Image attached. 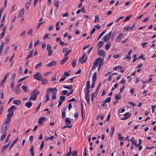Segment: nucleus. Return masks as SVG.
I'll use <instances>...</instances> for the list:
<instances>
[{"mask_svg": "<svg viewBox=\"0 0 156 156\" xmlns=\"http://www.w3.org/2000/svg\"><path fill=\"white\" fill-rule=\"evenodd\" d=\"M40 92L37 89H34L30 94V100H32L33 101L36 99L37 95L39 94Z\"/></svg>", "mask_w": 156, "mask_h": 156, "instance_id": "1", "label": "nucleus"}, {"mask_svg": "<svg viewBox=\"0 0 156 156\" xmlns=\"http://www.w3.org/2000/svg\"><path fill=\"white\" fill-rule=\"evenodd\" d=\"M33 77L34 78L38 81H41V79H43V76L41 74L37 72L36 74L34 75Z\"/></svg>", "mask_w": 156, "mask_h": 156, "instance_id": "2", "label": "nucleus"}, {"mask_svg": "<svg viewBox=\"0 0 156 156\" xmlns=\"http://www.w3.org/2000/svg\"><path fill=\"white\" fill-rule=\"evenodd\" d=\"M51 47L50 44H48L47 45V50L48 52V56H50L53 51V50L51 49Z\"/></svg>", "mask_w": 156, "mask_h": 156, "instance_id": "3", "label": "nucleus"}, {"mask_svg": "<svg viewBox=\"0 0 156 156\" xmlns=\"http://www.w3.org/2000/svg\"><path fill=\"white\" fill-rule=\"evenodd\" d=\"M98 55L101 57H105V51L102 50H100L97 53Z\"/></svg>", "mask_w": 156, "mask_h": 156, "instance_id": "4", "label": "nucleus"}, {"mask_svg": "<svg viewBox=\"0 0 156 156\" xmlns=\"http://www.w3.org/2000/svg\"><path fill=\"white\" fill-rule=\"evenodd\" d=\"M112 34V32H110L108 34L104 37V40L105 42H107L111 36Z\"/></svg>", "mask_w": 156, "mask_h": 156, "instance_id": "5", "label": "nucleus"}, {"mask_svg": "<svg viewBox=\"0 0 156 156\" xmlns=\"http://www.w3.org/2000/svg\"><path fill=\"white\" fill-rule=\"evenodd\" d=\"M56 64V62L55 61H53L51 62L50 63L47 64L45 65V66L48 67H51L52 66Z\"/></svg>", "mask_w": 156, "mask_h": 156, "instance_id": "6", "label": "nucleus"}, {"mask_svg": "<svg viewBox=\"0 0 156 156\" xmlns=\"http://www.w3.org/2000/svg\"><path fill=\"white\" fill-rule=\"evenodd\" d=\"M123 36V34L121 33H120L116 38V41L117 42H120L121 40V38Z\"/></svg>", "mask_w": 156, "mask_h": 156, "instance_id": "7", "label": "nucleus"}, {"mask_svg": "<svg viewBox=\"0 0 156 156\" xmlns=\"http://www.w3.org/2000/svg\"><path fill=\"white\" fill-rule=\"evenodd\" d=\"M85 53H84L83 56L79 60L81 64H83L84 63L86 62L87 60V58H86L82 60L85 57Z\"/></svg>", "mask_w": 156, "mask_h": 156, "instance_id": "8", "label": "nucleus"}, {"mask_svg": "<svg viewBox=\"0 0 156 156\" xmlns=\"http://www.w3.org/2000/svg\"><path fill=\"white\" fill-rule=\"evenodd\" d=\"M8 75L9 73H7L4 76L3 79L1 81L0 85V86H1V85L4 83L7 78Z\"/></svg>", "mask_w": 156, "mask_h": 156, "instance_id": "9", "label": "nucleus"}, {"mask_svg": "<svg viewBox=\"0 0 156 156\" xmlns=\"http://www.w3.org/2000/svg\"><path fill=\"white\" fill-rule=\"evenodd\" d=\"M46 119L45 117H41L38 120V123L39 124L42 123Z\"/></svg>", "mask_w": 156, "mask_h": 156, "instance_id": "10", "label": "nucleus"}, {"mask_svg": "<svg viewBox=\"0 0 156 156\" xmlns=\"http://www.w3.org/2000/svg\"><path fill=\"white\" fill-rule=\"evenodd\" d=\"M101 57L98 58L97 59H96L93 63L94 65H96V66H97L98 65V62L101 60Z\"/></svg>", "mask_w": 156, "mask_h": 156, "instance_id": "11", "label": "nucleus"}, {"mask_svg": "<svg viewBox=\"0 0 156 156\" xmlns=\"http://www.w3.org/2000/svg\"><path fill=\"white\" fill-rule=\"evenodd\" d=\"M16 109V107L14 105H12V106L8 110V112L12 111L13 112V111L15 110Z\"/></svg>", "mask_w": 156, "mask_h": 156, "instance_id": "12", "label": "nucleus"}, {"mask_svg": "<svg viewBox=\"0 0 156 156\" xmlns=\"http://www.w3.org/2000/svg\"><path fill=\"white\" fill-rule=\"evenodd\" d=\"M21 103V101L19 100H14L13 102V104L16 105H19Z\"/></svg>", "mask_w": 156, "mask_h": 156, "instance_id": "13", "label": "nucleus"}, {"mask_svg": "<svg viewBox=\"0 0 156 156\" xmlns=\"http://www.w3.org/2000/svg\"><path fill=\"white\" fill-rule=\"evenodd\" d=\"M57 90L56 88H50L48 89L47 90V93H48L49 92H52V91L55 92V93L57 91Z\"/></svg>", "mask_w": 156, "mask_h": 156, "instance_id": "14", "label": "nucleus"}, {"mask_svg": "<svg viewBox=\"0 0 156 156\" xmlns=\"http://www.w3.org/2000/svg\"><path fill=\"white\" fill-rule=\"evenodd\" d=\"M97 73L96 72H95L94 74L92 77V82H95L97 79Z\"/></svg>", "mask_w": 156, "mask_h": 156, "instance_id": "15", "label": "nucleus"}, {"mask_svg": "<svg viewBox=\"0 0 156 156\" xmlns=\"http://www.w3.org/2000/svg\"><path fill=\"white\" fill-rule=\"evenodd\" d=\"M24 9H22L19 13V14L18 16L19 17H21V16L23 15V14H24Z\"/></svg>", "mask_w": 156, "mask_h": 156, "instance_id": "16", "label": "nucleus"}, {"mask_svg": "<svg viewBox=\"0 0 156 156\" xmlns=\"http://www.w3.org/2000/svg\"><path fill=\"white\" fill-rule=\"evenodd\" d=\"M66 124V125L69 124L71 123L70 118H66L65 119Z\"/></svg>", "mask_w": 156, "mask_h": 156, "instance_id": "17", "label": "nucleus"}, {"mask_svg": "<svg viewBox=\"0 0 156 156\" xmlns=\"http://www.w3.org/2000/svg\"><path fill=\"white\" fill-rule=\"evenodd\" d=\"M32 105V103L30 101L27 102L25 103V106L28 108H30Z\"/></svg>", "mask_w": 156, "mask_h": 156, "instance_id": "18", "label": "nucleus"}, {"mask_svg": "<svg viewBox=\"0 0 156 156\" xmlns=\"http://www.w3.org/2000/svg\"><path fill=\"white\" fill-rule=\"evenodd\" d=\"M9 126L7 125V124H5L3 123L2 127V129H5L7 131V128L9 127Z\"/></svg>", "mask_w": 156, "mask_h": 156, "instance_id": "19", "label": "nucleus"}, {"mask_svg": "<svg viewBox=\"0 0 156 156\" xmlns=\"http://www.w3.org/2000/svg\"><path fill=\"white\" fill-rule=\"evenodd\" d=\"M54 4L56 6L57 8L59 7V1L58 0H55L54 2Z\"/></svg>", "mask_w": 156, "mask_h": 156, "instance_id": "20", "label": "nucleus"}, {"mask_svg": "<svg viewBox=\"0 0 156 156\" xmlns=\"http://www.w3.org/2000/svg\"><path fill=\"white\" fill-rule=\"evenodd\" d=\"M10 119L7 118L4 120L3 124H7V125L9 126V122L10 121Z\"/></svg>", "mask_w": 156, "mask_h": 156, "instance_id": "21", "label": "nucleus"}, {"mask_svg": "<svg viewBox=\"0 0 156 156\" xmlns=\"http://www.w3.org/2000/svg\"><path fill=\"white\" fill-rule=\"evenodd\" d=\"M9 112L7 115V118L9 119L13 115V112L12 111Z\"/></svg>", "mask_w": 156, "mask_h": 156, "instance_id": "22", "label": "nucleus"}, {"mask_svg": "<svg viewBox=\"0 0 156 156\" xmlns=\"http://www.w3.org/2000/svg\"><path fill=\"white\" fill-rule=\"evenodd\" d=\"M121 95L119 94H116L115 97V99L116 100H119L121 99Z\"/></svg>", "mask_w": 156, "mask_h": 156, "instance_id": "23", "label": "nucleus"}, {"mask_svg": "<svg viewBox=\"0 0 156 156\" xmlns=\"http://www.w3.org/2000/svg\"><path fill=\"white\" fill-rule=\"evenodd\" d=\"M69 58L68 57H65V58H64L62 60L61 62V65H62V64H64L65 62H66L67 61V59H68Z\"/></svg>", "mask_w": 156, "mask_h": 156, "instance_id": "24", "label": "nucleus"}, {"mask_svg": "<svg viewBox=\"0 0 156 156\" xmlns=\"http://www.w3.org/2000/svg\"><path fill=\"white\" fill-rule=\"evenodd\" d=\"M85 98L88 104L89 103L90 100V95H85Z\"/></svg>", "mask_w": 156, "mask_h": 156, "instance_id": "25", "label": "nucleus"}, {"mask_svg": "<svg viewBox=\"0 0 156 156\" xmlns=\"http://www.w3.org/2000/svg\"><path fill=\"white\" fill-rule=\"evenodd\" d=\"M33 50H31L30 52V53L28 55L27 57L26 58V60H27L29 58L32 57L33 56Z\"/></svg>", "mask_w": 156, "mask_h": 156, "instance_id": "26", "label": "nucleus"}, {"mask_svg": "<svg viewBox=\"0 0 156 156\" xmlns=\"http://www.w3.org/2000/svg\"><path fill=\"white\" fill-rule=\"evenodd\" d=\"M78 152L76 151H74L71 153V154L73 156H77Z\"/></svg>", "mask_w": 156, "mask_h": 156, "instance_id": "27", "label": "nucleus"}, {"mask_svg": "<svg viewBox=\"0 0 156 156\" xmlns=\"http://www.w3.org/2000/svg\"><path fill=\"white\" fill-rule=\"evenodd\" d=\"M41 83L42 85H45L47 83V80L46 79L44 80L41 79Z\"/></svg>", "mask_w": 156, "mask_h": 156, "instance_id": "28", "label": "nucleus"}, {"mask_svg": "<svg viewBox=\"0 0 156 156\" xmlns=\"http://www.w3.org/2000/svg\"><path fill=\"white\" fill-rule=\"evenodd\" d=\"M76 61L75 59H73L72 62V66L74 68H75L76 66Z\"/></svg>", "mask_w": 156, "mask_h": 156, "instance_id": "29", "label": "nucleus"}, {"mask_svg": "<svg viewBox=\"0 0 156 156\" xmlns=\"http://www.w3.org/2000/svg\"><path fill=\"white\" fill-rule=\"evenodd\" d=\"M121 134L120 133L118 134V139L120 141L123 140H124V137L121 136Z\"/></svg>", "mask_w": 156, "mask_h": 156, "instance_id": "30", "label": "nucleus"}, {"mask_svg": "<svg viewBox=\"0 0 156 156\" xmlns=\"http://www.w3.org/2000/svg\"><path fill=\"white\" fill-rule=\"evenodd\" d=\"M98 48H101L103 45V41H100L98 44Z\"/></svg>", "mask_w": 156, "mask_h": 156, "instance_id": "31", "label": "nucleus"}, {"mask_svg": "<svg viewBox=\"0 0 156 156\" xmlns=\"http://www.w3.org/2000/svg\"><path fill=\"white\" fill-rule=\"evenodd\" d=\"M18 138H16L15 140H14V141L12 142V144L10 148H9V149H10L11 148V147H12V146H13V145L14 144H15V143H16V141L18 140Z\"/></svg>", "mask_w": 156, "mask_h": 156, "instance_id": "32", "label": "nucleus"}, {"mask_svg": "<svg viewBox=\"0 0 156 156\" xmlns=\"http://www.w3.org/2000/svg\"><path fill=\"white\" fill-rule=\"evenodd\" d=\"M111 43H108L107 44H106L105 46V48L107 50H108L109 49L110 46H111Z\"/></svg>", "mask_w": 156, "mask_h": 156, "instance_id": "33", "label": "nucleus"}, {"mask_svg": "<svg viewBox=\"0 0 156 156\" xmlns=\"http://www.w3.org/2000/svg\"><path fill=\"white\" fill-rule=\"evenodd\" d=\"M68 92V90H63L61 92V94L62 95H66L67 94Z\"/></svg>", "mask_w": 156, "mask_h": 156, "instance_id": "34", "label": "nucleus"}, {"mask_svg": "<svg viewBox=\"0 0 156 156\" xmlns=\"http://www.w3.org/2000/svg\"><path fill=\"white\" fill-rule=\"evenodd\" d=\"M95 19L94 21V22H96L97 21H98L99 20V16L97 15H96L95 16Z\"/></svg>", "mask_w": 156, "mask_h": 156, "instance_id": "35", "label": "nucleus"}, {"mask_svg": "<svg viewBox=\"0 0 156 156\" xmlns=\"http://www.w3.org/2000/svg\"><path fill=\"white\" fill-rule=\"evenodd\" d=\"M6 134H2L0 139L2 141L4 140L6 136Z\"/></svg>", "mask_w": 156, "mask_h": 156, "instance_id": "36", "label": "nucleus"}, {"mask_svg": "<svg viewBox=\"0 0 156 156\" xmlns=\"http://www.w3.org/2000/svg\"><path fill=\"white\" fill-rule=\"evenodd\" d=\"M70 87H71V90L69 92V93H68L67 94V96H69L70 94H72L73 91V90L72 89V86L71 85H70Z\"/></svg>", "mask_w": 156, "mask_h": 156, "instance_id": "37", "label": "nucleus"}, {"mask_svg": "<svg viewBox=\"0 0 156 156\" xmlns=\"http://www.w3.org/2000/svg\"><path fill=\"white\" fill-rule=\"evenodd\" d=\"M131 16H130V15H129V16H126V17L125 20H124L123 21V22H126V21H127L129 20H130V17Z\"/></svg>", "mask_w": 156, "mask_h": 156, "instance_id": "38", "label": "nucleus"}, {"mask_svg": "<svg viewBox=\"0 0 156 156\" xmlns=\"http://www.w3.org/2000/svg\"><path fill=\"white\" fill-rule=\"evenodd\" d=\"M10 36L9 35H7L5 39V41L6 43H8L9 41V40L10 39Z\"/></svg>", "mask_w": 156, "mask_h": 156, "instance_id": "39", "label": "nucleus"}, {"mask_svg": "<svg viewBox=\"0 0 156 156\" xmlns=\"http://www.w3.org/2000/svg\"><path fill=\"white\" fill-rule=\"evenodd\" d=\"M71 50H69V51H67L65 54L64 56L65 57H67L69 53L71 52Z\"/></svg>", "mask_w": 156, "mask_h": 156, "instance_id": "40", "label": "nucleus"}, {"mask_svg": "<svg viewBox=\"0 0 156 156\" xmlns=\"http://www.w3.org/2000/svg\"><path fill=\"white\" fill-rule=\"evenodd\" d=\"M42 65V62H41L39 63L38 64H37L35 67V68L36 69H37L40 67Z\"/></svg>", "mask_w": 156, "mask_h": 156, "instance_id": "41", "label": "nucleus"}, {"mask_svg": "<svg viewBox=\"0 0 156 156\" xmlns=\"http://www.w3.org/2000/svg\"><path fill=\"white\" fill-rule=\"evenodd\" d=\"M104 60L103 59H101L100 60V61L99 62V65L100 66H101V65L102 66L104 64Z\"/></svg>", "mask_w": 156, "mask_h": 156, "instance_id": "42", "label": "nucleus"}, {"mask_svg": "<svg viewBox=\"0 0 156 156\" xmlns=\"http://www.w3.org/2000/svg\"><path fill=\"white\" fill-rule=\"evenodd\" d=\"M89 88H86V94L85 95H89Z\"/></svg>", "mask_w": 156, "mask_h": 156, "instance_id": "43", "label": "nucleus"}, {"mask_svg": "<svg viewBox=\"0 0 156 156\" xmlns=\"http://www.w3.org/2000/svg\"><path fill=\"white\" fill-rule=\"evenodd\" d=\"M98 94V92L96 91H95L92 94V95L91 97H93L95 98L96 97L97 95Z\"/></svg>", "mask_w": 156, "mask_h": 156, "instance_id": "44", "label": "nucleus"}, {"mask_svg": "<svg viewBox=\"0 0 156 156\" xmlns=\"http://www.w3.org/2000/svg\"><path fill=\"white\" fill-rule=\"evenodd\" d=\"M124 116L125 117H127V118H128L129 117H130L131 114L129 115V112H127L126 113L124 114Z\"/></svg>", "mask_w": 156, "mask_h": 156, "instance_id": "45", "label": "nucleus"}, {"mask_svg": "<svg viewBox=\"0 0 156 156\" xmlns=\"http://www.w3.org/2000/svg\"><path fill=\"white\" fill-rule=\"evenodd\" d=\"M81 114L82 117L83 118V105L82 102H81Z\"/></svg>", "mask_w": 156, "mask_h": 156, "instance_id": "46", "label": "nucleus"}, {"mask_svg": "<svg viewBox=\"0 0 156 156\" xmlns=\"http://www.w3.org/2000/svg\"><path fill=\"white\" fill-rule=\"evenodd\" d=\"M56 98V96L55 92L52 95L51 100H54Z\"/></svg>", "mask_w": 156, "mask_h": 156, "instance_id": "47", "label": "nucleus"}, {"mask_svg": "<svg viewBox=\"0 0 156 156\" xmlns=\"http://www.w3.org/2000/svg\"><path fill=\"white\" fill-rule=\"evenodd\" d=\"M111 100V98L109 97L107 98L104 101L106 103L109 102Z\"/></svg>", "mask_w": 156, "mask_h": 156, "instance_id": "48", "label": "nucleus"}, {"mask_svg": "<svg viewBox=\"0 0 156 156\" xmlns=\"http://www.w3.org/2000/svg\"><path fill=\"white\" fill-rule=\"evenodd\" d=\"M33 32V30L31 29L29 30L27 34L29 35H32V34Z\"/></svg>", "mask_w": 156, "mask_h": 156, "instance_id": "49", "label": "nucleus"}, {"mask_svg": "<svg viewBox=\"0 0 156 156\" xmlns=\"http://www.w3.org/2000/svg\"><path fill=\"white\" fill-rule=\"evenodd\" d=\"M9 51V47H7L6 49L4 51V52L3 53V55H5Z\"/></svg>", "mask_w": 156, "mask_h": 156, "instance_id": "50", "label": "nucleus"}, {"mask_svg": "<svg viewBox=\"0 0 156 156\" xmlns=\"http://www.w3.org/2000/svg\"><path fill=\"white\" fill-rule=\"evenodd\" d=\"M65 75H66L67 76H68L70 75V74L68 73V72L66 71L64 73V74L62 75L61 76V77H63Z\"/></svg>", "mask_w": 156, "mask_h": 156, "instance_id": "51", "label": "nucleus"}, {"mask_svg": "<svg viewBox=\"0 0 156 156\" xmlns=\"http://www.w3.org/2000/svg\"><path fill=\"white\" fill-rule=\"evenodd\" d=\"M86 87V88H90V82L89 81H88L87 82Z\"/></svg>", "mask_w": 156, "mask_h": 156, "instance_id": "52", "label": "nucleus"}, {"mask_svg": "<svg viewBox=\"0 0 156 156\" xmlns=\"http://www.w3.org/2000/svg\"><path fill=\"white\" fill-rule=\"evenodd\" d=\"M46 99L44 101V102H47L49 100V97L48 95V94L46 96Z\"/></svg>", "mask_w": 156, "mask_h": 156, "instance_id": "53", "label": "nucleus"}, {"mask_svg": "<svg viewBox=\"0 0 156 156\" xmlns=\"http://www.w3.org/2000/svg\"><path fill=\"white\" fill-rule=\"evenodd\" d=\"M130 29H131V27L130 26H128L124 28V30H125L126 31H128Z\"/></svg>", "mask_w": 156, "mask_h": 156, "instance_id": "54", "label": "nucleus"}, {"mask_svg": "<svg viewBox=\"0 0 156 156\" xmlns=\"http://www.w3.org/2000/svg\"><path fill=\"white\" fill-rule=\"evenodd\" d=\"M14 83L12 82L11 83V85H10V87L11 88L12 90H14Z\"/></svg>", "mask_w": 156, "mask_h": 156, "instance_id": "55", "label": "nucleus"}, {"mask_svg": "<svg viewBox=\"0 0 156 156\" xmlns=\"http://www.w3.org/2000/svg\"><path fill=\"white\" fill-rule=\"evenodd\" d=\"M1 133L2 134H6V130L5 129H2L1 131Z\"/></svg>", "mask_w": 156, "mask_h": 156, "instance_id": "56", "label": "nucleus"}, {"mask_svg": "<svg viewBox=\"0 0 156 156\" xmlns=\"http://www.w3.org/2000/svg\"><path fill=\"white\" fill-rule=\"evenodd\" d=\"M56 73H55V75L52 77L51 78L52 81H54L56 80Z\"/></svg>", "mask_w": 156, "mask_h": 156, "instance_id": "57", "label": "nucleus"}, {"mask_svg": "<svg viewBox=\"0 0 156 156\" xmlns=\"http://www.w3.org/2000/svg\"><path fill=\"white\" fill-rule=\"evenodd\" d=\"M28 76H26L20 79L18 82V83H19L20 82L23 81L26 77H27Z\"/></svg>", "mask_w": 156, "mask_h": 156, "instance_id": "58", "label": "nucleus"}, {"mask_svg": "<svg viewBox=\"0 0 156 156\" xmlns=\"http://www.w3.org/2000/svg\"><path fill=\"white\" fill-rule=\"evenodd\" d=\"M63 87L65 88L68 89L69 90H71V87H70V85L69 86H65L64 85H63Z\"/></svg>", "mask_w": 156, "mask_h": 156, "instance_id": "59", "label": "nucleus"}, {"mask_svg": "<svg viewBox=\"0 0 156 156\" xmlns=\"http://www.w3.org/2000/svg\"><path fill=\"white\" fill-rule=\"evenodd\" d=\"M65 98V96H60V100L62 101H63Z\"/></svg>", "mask_w": 156, "mask_h": 156, "instance_id": "60", "label": "nucleus"}, {"mask_svg": "<svg viewBox=\"0 0 156 156\" xmlns=\"http://www.w3.org/2000/svg\"><path fill=\"white\" fill-rule=\"evenodd\" d=\"M5 14L2 16V19L1 21V23H4V20H5Z\"/></svg>", "mask_w": 156, "mask_h": 156, "instance_id": "61", "label": "nucleus"}, {"mask_svg": "<svg viewBox=\"0 0 156 156\" xmlns=\"http://www.w3.org/2000/svg\"><path fill=\"white\" fill-rule=\"evenodd\" d=\"M151 108H152V112L153 113H154V111H155V107H156V105H154V106H151Z\"/></svg>", "mask_w": 156, "mask_h": 156, "instance_id": "62", "label": "nucleus"}, {"mask_svg": "<svg viewBox=\"0 0 156 156\" xmlns=\"http://www.w3.org/2000/svg\"><path fill=\"white\" fill-rule=\"evenodd\" d=\"M44 141H41V145L40 147V149H41L44 147Z\"/></svg>", "mask_w": 156, "mask_h": 156, "instance_id": "63", "label": "nucleus"}, {"mask_svg": "<svg viewBox=\"0 0 156 156\" xmlns=\"http://www.w3.org/2000/svg\"><path fill=\"white\" fill-rule=\"evenodd\" d=\"M106 30H104L103 31L100 35L99 37H101L106 32Z\"/></svg>", "mask_w": 156, "mask_h": 156, "instance_id": "64", "label": "nucleus"}]
</instances>
